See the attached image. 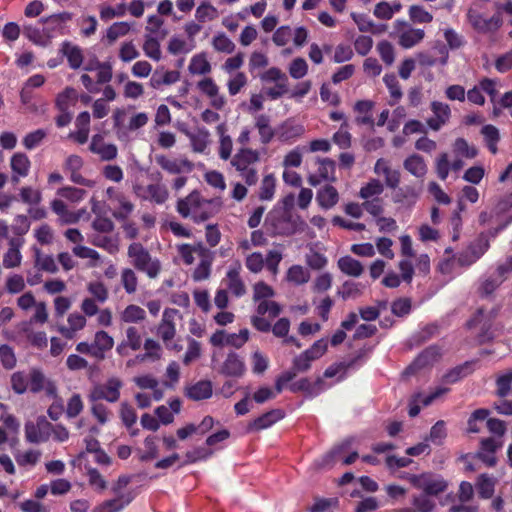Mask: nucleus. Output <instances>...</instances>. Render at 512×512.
<instances>
[{"label": "nucleus", "instance_id": "1", "mask_svg": "<svg viewBox=\"0 0 512 512\" xmlns=\"http://www.w3.org/2000/svg\"><path fill=\"white\" fill-rule=\"evenodd\" d=\"M127 255L132 259V265L149 278H156L161 272V263L157 258H152L149 251L139 242L129 245Z\"/></svg>", "mask_w": 512, "mask_h": 512}, {"label": "nucleus", "instance_id": "2", "mask_svg": "<svg viewBox=\"0 0 512 512\" xmlns=\"http://www.w3.org/2000/svg\"><path fill=\"white\" fill-rule=\"evenodd\" d=\"M402 478L407 479L413 487L423 490L424 494L430 496H437L448 487L447 482L441 476H435L432 473L407 474Z\"/></svg>", "mask_w": 512, "mask_h": 512}, {"label": "nucleus", "instance_id": "3", "mask_svg": "<svg viewBox=\"0 0 512 512\" xmlns=\"http://www.w3.org/2000/svg\"><path fill=\"white\" fill-rule=\"evenodd\" d=\"M282 312V307L276 301H261L256 307V315L251 317L252 326L259 332L267 333L272 330L271 322L264 318L268 317L274 319Z\"/></svg>", "mask_w": 512, "mask_h": 512}, {"label": "nucleus", "instance_id": "4", "mask_svg": "<svg viewBox=\"0 0 512 512\" xmlns=\"http://www.w3.org/2000/svg\"><path fill=\"white\" fill-rule=\"evenodd\" d=\"M273 227L276 234L291 236L297 232H303L307 224L300 215L292 211H283L281 216L274 219Z\"/></svg>", "mask_w": 512, "mask_h": 512}, {"label": "nucleus", "instance_id": "5", "mask_svg": "<svg viewBox=\"0 0 512 512\" xmlns=\"http://www.w3.org/2000/svg\"><path fill=\"white\" fill-rule=\"evenodd\" d=\"M123 386L122 381L117 377L109 378L104 384L95 385L89 395L90 402H98L106 400L110 403H115L120 398V390Z\"/></svg>", "mask_w": 512, "mask_h": 512}, {"label": "nucleus", "instance_id": "6", "mask_svg": "<svg viewBox=\"0 0 512 512\" xmlns=\"http://www.w3.org/2000/svg\"><path fill=\"white\" fill-rule=\"evenodd\" d=\"M394 29L398 34V44L405 49L414 47L425 37L423 29L413 28L405 20L397 19L394 22Z\"/></svg>", "mask_w": 512, "mask_h": 512}, {"label": "nucleus", "instance_id": "7", "mask_svg": "<svg viewBox=\"0 0 512 512\" xmlns=\"http://www.w3.org/2000/svg\"><path fill=\"white\" fill-rule=\"evenodd\" d=\"M29 391L33 394H37L41 391H45V395L48 398H58V389L55 381L46 378L44 373L38 368H32L29 372Z\"/></svg>", "mask_w": 512, "mask_h": 512}, {"label": "nucleus", "instance_id": "8", "mask_svg": "<svg viewBox=\"0 0 512 512\" xmlns=\"http://www.w3.org/2000/svg\"><path fill=\"white\" fill-rule=\"evenodd\" d=\"M511 224V220L506 221L501 226L489 228L486 232H481L477 239L473 241L468 248L476 260L480 259L490 248V240L498 236Z\"/></svg>", "mask_w": 512, "mask_h": 512}, {"label": "nucleus", "instance_id": "9", "mask_svg": "<svg viewBox=\"0 0 512 512\" xmlns=\"http://www.w3.org/2000/svg\"><path fill=\"white\" fill-rule=\"evenodd\" d=\"M52 432V424L44 417L37 418L36 423L27 422L25 424V436L30 443L46 442Z\"/></svg>", "mask_w": 512, "mask_h": 512}, {"label": "nucleus", "instance_id": "10", "mask_svg": "<svg viewBox=\"0 0 512 512\" xmlns=\"http://www.w3.org/2000/svg\"><path fill=\"white\" fill-rule=\"evenodd\" d=\"M241 270L240 262L236 261L230 265L223 279L226 289L236 298L243 297L247 292L246 285L241 277Z\"/></svg>", "mask_w": 512, "mask_h": 512}, {"label": "nucleus", "instance_id": "11", "mask_svg": "<svg viewBox=\"0 0 512 512\" xmlns=\"http://www.w3.org/2000/svg\"><path fill=\"white\" fill-rule=\"evenodd\" d=\"M213 200H206L202 198L201 194L197 190H193L186 197L180 198L176 204V210L183 218H192V214L196 210L202 208L204 204H212Z\"/></svg>", "mask_w": 512, "mask_h": 512}, {"label": "nucleus", "instance_id": "12", "mask_svg": "<svg viewBox=\"0 0 512 512\" xmlns=\"http://www.w3.org/2000/svg\"><path fill=\"white\" fill-rule=\"evenodd\" d=\"M199 91L210 99V105L216 110H222L226 105V98L219 93V86L211 77H205L197 83Z\"/></svg>", "mask_w": 512, "mask_h": 512}, {"label": "nucleus", "instance_id": "13", "mask_svg": "<svg viewBox=\"0 0 512 512\" xmlns=\"http://www.w3.org/2000/svg\"><path fill=\"white\" fill-rule=\"evenodd\" d=\"M179 311L175 308H166L162 315V320L158 326L157 334L167 345L176 335L175 317Z\"/></svg>", "mask_w": 512, "mask_h": 512}, {"label": "nucleus", "instance_id": "14", "mask_svg": "<svg viewBox=\"0 0 512 512\" xmlns=\"http://www.w3.org/2000/svg\"><path fill=\"white\" fill-rule=\"evenodd\" d=\"M468 18L475 30L481 33L494 32L502 26L500 14H494L490 18H485L479 13H468Z\"/></svg>", "mask_w": 512, "mask_h": 512}, {"label": "nucleus", "instance_id": "15", "mask_svg": "<svg viewBox=\"0 0 512 512\" xmlns=\"http://www.w3.org/2000/svg\"><path fill=\"white\" fill-rule=\"evenodd\" d=\"M285 417V412L282 409H272L255 418L247 425L248 432H259L267 429L282 420Z\"/></svg>", "mask_w": 512, "mask_h": 512}, {"label": "nucleus", "instance_id": "16", "mask_svg": "<svg viewBox=\"0 0 512 512\" xmlns=\"http://www.w3.org/2000/svg\"><path fill=\"white\" fill-rule=\"evenodd\" d=\"M156 163L170 174L190 173L194 169V164L188 159H170L165 155H156Z\"/></svg>", "mask_w": 512, "mask_h": 512}, {"label": "nucleus", "instance_id": "17", "mask_svg": "<svg viewBox=\"0 0 512 512\" xmlns=\"http://www.w3.org/2000/svg\"><path fill=\"white\" fill-rule=\"evenodd\" d=\"M213 394L212 382L209 380H200L194 384L188 385L184 389V395L190 400L201 401L209 399Z\"/></svg>", "mask_w": 512, "mask_h": 512}, {"label": "nucleus", "instance_id": "18", "mask_svg": "<svg viewBox=\"0 0 512 512\" xmlns=\"http://www.w3.org/2000/svg\"><path fill=\"white\" fill-rule=\"evenodd\" d=\"M134 498L135 495L131 491L125 494L118 495L116 498L106 500L99 504L98 506H96L93 509V512H120L127 505H129Z\"/></svg>", "mask_w": 512, "mask_h": 512}, {"label": "nucleus", "instance_id": "19", "mask_svg": "<svg viewBox=\"0 0 512 512\" xmlns=\"http://www.w3.org/2000/svg\"><path fill=\"white\" fill-rule=\"evenodd\" d=\"M289 390L293 393L304 392L310 397L319 395L324 390V381L318 377L314 383L308 378H301L289 385Z\"/></svg>", "mask_w": 512, "mask_h": 512}, {"label": "nucleus", "instance_id": "20", "mask_svg": "<svg viewBox=\"0 0 512 512\" xmlns=\"http://www.w3.org/2000/svg\"><path fill=\"white\" fill-rule=\"evenodd\" d=\"M259 152L251 148H241L233 156L231 165L237 171L247 170L251 164L259 161Z\"/></svg>", "mask_w": 512, "mask_h": 512}, {"label": "nucleus", "instance_id": "21", "mask_svg": "<svg viewBox=\"0 0 512 512\" xmlns=\"http://www.w3.org/2000/svg\"><path fill=\"white\" fill-rule=\"evenodd\" d=\"M114 340L106 331H97L93 341V357L101 361L105 353L113 348Z\"/></svg>", "mask_w": 512, "mask_h": 512}, {"label": "nucleus", "instance_id": "22", "mask_svg": "<svg viewBox=\"0 0 512 512\" xmlns=\"http://www.w3.org/2000/svg\"><path fill=\"white\" fill-rule=\"evenodd\" d=\"M316 201L323 209H331L338 203L339 193L334 186L326 184L317 191Z\"/></svg>", "mask_w": 512, "mask_h": 512}, {"label": "nucleus", "instance_id": "23", "mask_svg": "<svg viewBox=\"0 0 512 512\" xmlns=\"http://www.w3.org/2000/svg\"><path fill=\"white\" fill-rule=\"evenodd\" d=\"M245 371L243 360L234 352L229 353L221 367V373L226 376L240 377Z\"/></svg>", "mask_w": 512, "mask_h": 512}, {"label": "nucleus", "instance_id": "24", "mask_svg": "<svg viewBox=\"0 0 512 512\" xmlns=\"http://www.w3.org/2000/svg\"><path fill=\"white\" fill-rule=\"evenodd\" d=\"M116 196L117 198L114 202L117 203L118 209L112 212V216L117 221H125L131 215L135 206L123 192Z\"/></svg>", "mask_w": 512, "mask_h": 512}, {"label": "nucleus", "instance_id": "25", "mask_svg": "<svg viewBox=\"0 0 512 512\" xmlns=\"http://www.w3.org/2000/svg\"><path fill=\"white\" fill-rule=\"evenodd\" d=\"M216 132L220 137L219 157L222 160H228L231 157L233 143L229 135L226 134L227 126L221 123L216 127Z\"/></svg>", "mask_w": 512, "mask_h": 512}, {"label": "nucleus", "instance_id": "26", "mask_svg": "<svg viewBox=\"0 0 512 512\" xmlns=\"http://www.w3.org/2000/svg\"><path fill=\"white\" fill-rule=\"evenodd\" d=\"M12 172L20 177H26L29 174L31 162L25 153L17 152L10 159Z\"/></svg>", "mask_w": 512, "mask_h": 512}, {"label": "nucleus", "instance_id": "27", "mask_svg": "<svg viewBox=\"0 0 512 512\" xmlns=\"http://www.w3.org/2000/svg\"><path fill=\"white\" fill-rule=\"evenodd\" d=\"M404 168L415 177L421 178L427 172V166L422 156L413 154L407 157L403 163Z\"/></svg>", "mask_w": 512, "mask_h": 512}, {"label": "nucleus", "instance_id": "28", "mask_svg": "<svg viewBox=\"0 0 512 512\" xmlns=\"http://www.w3.org/2000/svg\"><path fill=\"white\" fill-rule=\"evenodd\" d=\"M189 72L193 75H206L211 72V64L204 52L194 55L189 64Z\"/></svg>", "mask_w": 512, "mask_h": 512}, {"label": "nucleus", "instance_id": "29", "mask_svg": "<svg viewBox=\"0 0 512 512\" xmlns=\"http://www.w3.org/2000/svg\"><path fill=\"white\" fill-rule=\"evenodd\" d=\"M481 134L483 135L488 150L492 154H496L498 152L497 144L500 140V133L498 128L492 124L484 125L481 128Z\"/></svg>", "mask_w": 512, "mask_h": 512}, {"label": "nucleus", "instance_id": "30", "mask_svg": "<svg viewBox=\"0 0 512 512\" xmlns=\"http://www.w3.org/2000/svg\"><path fill=\"white\" fill-rule=\"evenodd\" d=\"M339 269L346 275L359 277L363 272V266L360 261L351 256H343L338 260Z\"/></svg>", "mask_w": 512, "mask_h": 512}, {"label": "nucleus", "instance_id": "31", "mask_svg": "<svg viewBox=\"0 0 512 512\" xmlns=\"http://www.w3.org/2000/svg\"><path fill=\"white\" fill-rule=\"evenodd\" d=\"M187 135L193 150L198 153H203L209 144V131L205 127H202L198 128L196 133H188Z\"/></svg>", "mask_w": 512, "mask_h": 512}, {"label": "nucleus", "instance_id": "32", "mask_svg": "<svg viewBox=\"0 0 512 512\" xmlns=\"http://www.w3.org/2000/svg\"><path fill=\"white\" fill-rule=\"evenodd\" d=\"M120 319L125 323H140L146 319V312L138 305H128L120 314Z\"/></svg>", "mask_w": 512, "mask_h": 512}, {"label": "nucleus", "instance_id": "33", "mask_svg": "<svg viewBox=\"0 0 512 512\" xmlns=\"http://www.w3.org/2000/svg\"><path fill=\"white\" fill-rule=\"evenodd\" d=\"M503 283V279L496 275H491L481 281L477 292L481 298L490 297Z\"/></svg>", "mask_w": 512, "mask_h": 512}, {"label": "nucleus", "instance_id": "34", "mask_svg": "<svg viewBox=\"0 0 512 512\" xmlns=\"http://www.w3.org/2000/svg\"><path fill=\"white\" fill-rule=\"evenodd\" d=\"M221 204L218 201L213 200L212 204H204L202 208L196 210L192 214V220L194 223L200 224L213 217L219 210Z\"/></svg>", "mask_w": 512, "mask_h": 512}, {"label": "nucleus", "instance_id": "35", "mask_svg": "<svg viewBox=\"0 0 512 512\" xmlns=\"http://www.w3.org/2000/svg\"><path fill=\"white\" fill-rule=\"evenodd\" d=\"M63 54L67 57L69 66L78 69L83 63V54L78 46H72L65 42L62 47Z\"/></svg>", "mask_w": 512, "mask_h": 512}, {"label": "nucleus", "instance_id": "36", "mask_svg": "<svg viewBox=\"0 0 512 512\" xmlns=\"http://www.w3.org/2000/svg\"><path fill=\"white\" fill-rule=\"evenodd\" d=\"M511 220L512 223V215H509L505 218H501V215L495 213V208L492 207L489 210H483L479 213L478 222L481 226H487L492 223H495L496 226H501L506 221Z\"/></svg>", "mask_w": 512, "mask_h": 512}, {"label": "nucleus", "instance_id": "37", "mask_svg": "<svg viewBox=\"0 0 512 512\" xmlns=\"http://www.w3.org/2000/svg\"><path fill=\"white\" fill-rule=\"evenodd\" d=\"M363 358V353L360 352L357 356L353 357L352 359L336 363L333 365H330L324 372L325 378H333L336 376L340 371L345 372L346 370L353 368L358 364V362Z\"/></svg>", "mask_w": 512, "mask_h": 512}, {"label": "nucleus", "instance_id": "38", "mask_svg": "<svg viewBox=\"0 0 512 512\" xmlns=\"http://www.w3.org/2000/svg\"><path fill=\"white\" fill-rule=\"evenodd\" d=\"M29 383V374L24 371H17L11 375V388L18 395L29 391Z\"/></svg>", "mask_w": 512, "mask_h": 512}, {"label": "nucleus", "instance_id": "39", "mask_svg": "<svg viewBox=\"0 0 512 512\" xmlns=\"http://www.w3.org/2000/svg\"><path fill=\"white\" fill-rule=\"evenodd\" d=\"M22 331L26 334L27 340L32 346L38 349L47 347L48 339L44 331L33 332L27 323L23 324Z\"/></svg>", "mask_w": 512, "mask_h": 512}, {"label": "nucleus", "instance_id": "40", "mask_svg": "<svg viewBox=\"0 0 512 512\" xmlns=\"http://www.w3.org/2000/svg\"><path fill=\"white\" fill-rule=\"evenodd\" d=\"M471 365L472 362L467 361L462 365L456 366L443 376V381L449 384L456 383L472 372Z\"/></svg>", "mask_w": 512, "mask_h": 512}, {"label": "nucleus", "instance_id": "41", "mask_svg": "<svg viewBox=\"0 0 512 512\" xmlns=\"http://www.w3.org/2000/svg\"><path fill=\"white\" fill-rule=\"evenodd\" d=\"M35 266L39 268V270H43L49 273H56L58 271V267L55 263L54 258L51 255H43L40 249L35 248Z\"/></svg>", "mask_w": 512, "mask_h": 512}, {"label": "nucleus", "instance_id": "42", "mask_svg": "<svg viewBox=\"0 0 512 512\" xmlns=\"http://www.w3.org/2000/svg\"><path fill=\"white\" fill-rule=\"evenodd\" d=\"M408 15L413 23L427 24L433 21V15L421 5H411Z\"/></svg>", "mask_w": 512, "mask_h": 512}, {"label": "nucleus", "instance_id": "43", "mask_svg": "<svg viewBox=\"0 0 512 512\" xmlns=\"http://www.w3.org/2000/svg\"><path fill=\"white\" fill-rule=\"evenodd\" d=\"M77 93L72 87H66L61 93H59L55 100V106L60 112H65L70 107L71 101H76Z\"/></svg>", "mask_w": 512, "mask_h": 512}, {"label": "nucleus", "instance_id": "44", "mask_svg": "<svg viewBox=\"0 0 512 512\" xmlns=\"http://www.w3.org/2000/svg\"><path fill=\"white\" fill-rule=\"evenodd\" d=\"M440 357V349L433 345L423 350L416 358L414 365L417 367H423L436 361Z\"/></svg>", "mask_w": 512, "mask_h": 512}, {"label": "nucleus", "instance_id": "45", "mask_svg": "<svg viewBox=\"0 0 512 512\" xmlns=\"http://www.w3.org/2000/svg\"><path fill=\"white\" fill-rule=\"evenodd\" d=\"M147 196H142L143 199H150L156 204H163L168 199V191L165 187L159 184H149L146 188Z\"/></svg>", "mask_w": 512, "mask_h": 512}, {"label": "nucleus", "instance_id": "46", "mask_svg": "<svg viewBox=\"0 0 512 512\" xmlns=\"http://www.w3.org/2000/svg\"><path fill=\"white\" fill-rule=\"evenodd\" d=\"M335 168L336 163L330 158H324L319 160L318 173L319 177L324 181H335Z\"/></svg>", "mask_w": 512, "mask_h": 512}, {"label": "nucleus", "instance_id": "47", "mask_svg": "<svg viewBox=\"0 0 512 512\" xmlns=\"http://www.w3.org/2000/svg\"><path fill=\"white\" fill-rule=\"evenodd\" d=\"M274 295V289L264 281H259L253 286V300L255 302L269 301L268 299Z\"/></svg>", "mask_w": 512, "mask_h": 512}, {"label": "nucleus", "instance_id": "48", "mask_svg": "<svg viewBox=\"0 0 512 512\" xmlns=\"http://www.w3.org/2000/svg\"><path fill=\"white\" fill-rule=\"evenodd\" d=\"M286 278L289 282L301 285L309 281V273L301 265H292L287 271Z\"/></svg>", "mask_w": 512, "mask_h": 512}, {"label": "nucleus", "instance_id": "49", "mask_svg": "<svg viewBox=\"0 0 512 512\" xmlns=\"http://www.w3.org/2000/svg\"><path fill=\"white\" fill-rule=\"evenodd\" d=\"M89 150L92 153L98 154L103 161H111L117 157L118 149L114 144H101L99 149H96L95 143H90Z\"/></svg>", "mask_w": 512, "mask_h": 512}, {"label": "nucleus", "instance_id": "50", "mask_svg": "<svg viewBox=\"0 0 512 512\" xmlns=\"http://www.w3.org/2000/svg\"><path fill=\"white\" fill-rule=\"evenodd\" d=\"M131 27L130 24L127 22H115L113 23L108 29L106 37L108 39V42L112 44L115 42L119 37L125 36L129 33Z\"/></svg>", "mask_w": 512, "mask_h": 512}, {"label": "nucleus", "instance_id": "51", "mask_svg": "<svg viewBox=\"0 0 512 512\" xmlns=\"http://www.w3.org/2000/svg\"><path fill=\"white\" fill-rule=\"evenodd\" d=\"M121 283L127 294H133L137 290L138 278L130 268H124L121 272Z\"/></svg>", "mask_w": 512, "mask_h": 512}, {"label": "nucleus", "instance_id": "52", "mask_svg": "<svg viewBox=\"0 0 512 512\" xmlns=\"http://www.w3.org/2000/svg\"><path fill=\"white\" fill-rule=\"evenodd\" d=\"M328 349V341L325 338H321L313 343V345L303 351L302 353L307 356L311 362L321 358Z\"/></svg>", "mask_w": 512, "mask_h": 512}, {"label": "nucleus", "instance_id": "53", "mask_svg": "<svg viewBox=\"0 0 512 512\" xmlns=\"http://www.w3.org/2000/svg\"><path fill=\"white\" fill-rule=\"evenodd\" d=\"M143 51L147 57L154 61H159L161 59L160 43L156 38L152 36L145 37V41L143 43Z\"/></svg>", "mask_w": 512, "mask_h": 512}, {"label": "nucleus", "instance_id": "54", "mask_svg": "<svg viewBox=\"0 0 512 512\" xmlns=\"http://www.w3.org/2000/svg\"><path fill=\"white\" fill-rule=\"evenodd\" d=\"M383 81L389 90L390 96L395 101H399L402 98L403 93L396 75L393 73L385 74Z\"/></svg>", "mask_w": 512, "mask_h": 512}, {"label": "nucleus", "instance_id": "55", "mask_svg": "<svg viewBox=\"0 0 512 512\" xmlns=\"http://www.w3.org/2000/svg\"><path fill=\"white\" fill-rule=\"evenodd\" d=\"M195 17L199 22L214 20L218 17V11L210 3L203 2L197 7Z\"/></svg>", "mask_w": 512, "mask_h": 512}, {"label": "nucleus", "instance_id": "56", "mask_svg": "<svg viewBox=\"0 0 512 512\" xmlns=\"http://www.w3.org/2000/svg\"><path fill=\"white\" fill-rule=\"evenodd\" d=\"M212 45L218 52L230 54L235 50V44L224 33H220L213 38Z\"/></svg>", "mask_w": 512, "mask_h": 512}, {"label": "nucleus", "instance_id": "57", "mask_svg": "<svg viewBox=\"0 0 512 512\" xmlns=\"http://www.w3.org/2000/svg\"><path fill=\"white\" fill-rule=\"evenodd\" d=\"M308 73V64L305 59L297 57L289 65V74L294 79H301Z\"/></svg>", "mask_w": 512, "mask_h": 512}, {"label": "nucleus", "instance_id": "58", "mask_svg": "<svg viewBox=\"0 0 512 512\" xmlns=\"http://www.w3.org/2000/svg\"><path fill=\"white\" fill-rule=\"evenodd\" d=\"M144 445L146 450L140 455V461L147 462L157 458L158 447L156 445V437L151 435L147 436L144 440Z\"/></svg>", "mask_w": 512, "mask_h": 512}, {"label": "nucleus", "instance_id": "59", "mask_svg": "<svg viewBox=\"0 0 512 512\" xmlns=\"http://www.w3.org/2000/svg\"><path fill=\"white\" fill-rule=\"evenodd\" d=\"M382 183L377 179H372L360 189L359 196L363 199L378 196L383 192Z\"/></svg>", "mask_w": 512, "mask_h": 512}, {"label": "nucleus", "instance_id": "60", "mask_svg": "<svg viewBox=\"0 0 512 512\" xmlns=\"http://www.w3.org/2000/svg\"><path fill=\"white\" fill-rule=\"evenodd\" d=\"M57 194L69 201L78 202L84 198L87 191L81 188L65 186L58 189Z\"/></svg>", "mask_w": 512, "mask_h": 512}, {"label": "nucleus", "instance_id": "61", "mask_svg": "<svg viewBox=\"0 0 512 512\" xmlns=\"http://www.w3.org/2000/svg\"><path fill=\"white\" fill-rule=\"evenodd\" d=\"M0 361L2 366L8 370L16 366L17 360L12 347L7 344L0 346Z\"/></svg>", "mask_w": 512, "mask_h": 512}, {"label": "nucleus", "instance_id": "62", "mask_svg": "<svg viewBox=\"0 0 512 512\" xmlns=\"http://www.w3.org/2000/svg\"><path fill=\"white\" fill-rule=\"evenodd\" d=\"M41 453L36 450H28L15 455V460L19 466H34L39 461Z\"/></svg>", "mask_w": 512, "mask_h": 512}, {"label": "nucleus", "instance_id": "63", "mask_svg": "<svg viewBox=\"0 0 512 512\" xmlns=\"http://www.w3.org/2000/svg\"><path fill=\"white\" fill-rule=\"evenodd\" d=\"M477 489L482 498H490L494 492V482L486 474H481L478 477Z\"/></svg>", "mask_w": 512, "mask_h": 512}, {"label": "nucleus", "instance_id": "64", "mask_svg": "<svg viewBox=\"0 0 512 512\" xmlns=\"http://www.w3.org/2000/svg\"><path fill=\"white\" fill-rule=\"evenodd\" d=\"M120 418L123 424L130 429L137 421V414L135 409L127 402L121 403Z\"/></svg>", "mask_w": 512, "mask_h": 512}]
</instances>
